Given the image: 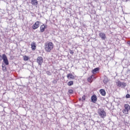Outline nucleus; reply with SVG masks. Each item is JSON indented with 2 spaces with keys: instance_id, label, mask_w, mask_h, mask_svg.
<instances>
[{
  "instance_id": "6ab92c4d",
  "label": "nucleus",
  "mask_w": 130,
  "mask_h": 130,
  "mask_svg": "<svg viewBox=\"0 0 130 130\" xmlns=\"http://www.w3.org/2000/svg\"><path fill=\"white\" fill-rule=\"evenodd\" d=\"M29 59H30V58H29V57L27 56H23V60L25 61H27V60H29Z\"/></svg>"
},
{
  "instance_id": "423d86ee",
  "label": "nucleus",
  "mask_w": 130,
  "mask_h": 130,
  "mask_svg": "<svg viewBox=\"0 0 130 130\" xmlns=\"http://www.w3.org/2000/svg\"><path fill=\"white\" fill-rule=\"evenodd\" d=\"M39 26H40V25L39 24V21H37L32 26V28L34 30H36V29H37L38 28H39Z\"/></svg>"
},
{
  "instance_id": "dca6fc26",
  "label": "nucleus",
  "mask_w": 130,
  "mask_h": 130,
  "mask_svg": "<svg viewBox=\"0 0 130 130\" xmlns=\"http://www.w3.org/2000/svg\"><path fill=\"white\" fill-rule=\"evenodd\" d=\"M2 70L4 72H6V71L7 70V67L4 64H2Z\"/></svg>"
},
{
  "instance_id": "7c9ffc66",
  "label": "nucleus",
  "mask_w": 130,
  "mask_h": 130,
  "mask_svg": "<svg viewBox=\"0 0 130 130\" xmlns=\"http://www.w3.org/2000/svg\"><path fill=\"white\" fill-rule=\"evenodd\" d=\"M79 100H80V101L81 100L82 101V99H79Z\"/></svg>"
},
{
  "instance_id": "412c9836",
  "label": "nucleus",
  "mask_w": 130,
  "mask_h": 130,
  "mask_svg": "<svg viewBox=\"0 0 130 130\" xmlns=\"http://www.w3.org/2000/svg\"><path fill=\"white\" fill-rule=\"evenodd\" d=\"M117 86L118 87H121V82L119 81L117 82Z\"/></svg>"
},
{
  "instance_id": "6e6552de",
  "label": "nucleus",
  "mask_w": 130,
  "mask_h": 130,
  "mask_svg": "<svg viewBox=\"0 0 130 130\" xmlns=\"http://www.w3.org/2000/svg\"><path fill=\"white\" fill-rule=\"evenodd\" d=\"M99 36L101 37L102 40H105V39H106V35L103 32L100 33Z\"/></svg>"
},
{
  "instance_id": "cd10ccee",
  "label": "nucleus",
  "mask_w": 130,
  "mask_h": 130,
  "mask_svg": "<svg viewBox=\"0 0 130 130\" xmlns=\"http://www.w3.org/2000/svg\"><path fill=\"white\" fill-rule=\"evenodd\" d=\"M127 73H128L129 74H130V70L129 69H128L127 70Z\"/></svg>"
},
{
  "instance_id": "4be33fe9",
  "label": "nucleus",
  "mask_w": 130,
  "mask_h": 130,
  "mask_svg": "<svg viewBox=\"0 0 130 130\" xmlns=\"http://www.w3.org/2000/svg\"><path fill=\"white\" fill-rule=\"evenodd\" d=\"M69 94H73L74 93V90L73 89H70L69 90Z\"/></svg>"
},
{
  "instance_id": "ddd939ff",
  "label": "nucleus",
  "mask_w": 130,
  "mask_h": 130,
  "mask_svg": "<svg viewBox=\"0 0 130 130\" xmlns=\"http://www.w3.org/2000/svg\"><path fill=\"white\" fill-rule=\"evenodd\" d=\"M93 78H94V75H91L90 77H89L87 79L88 82L91 83L92 80H93Z\"/></svg>"
},
{
  "instance_id": "a211bd4d",
  "label": "nucleus",
  "mask_w": 130,
  "mask_h": 130,
  "mask_svg": "<svg viewBox=\"0 0 130 130\" xmlns=\"http://www.w3.org/2000/svg\"><path fill=\"white\" fill-rule=\"evenodd\" d=\"M68 86H73L74 85V81H69L68 83Z\"/></svg>"
},
{
  "instance_id": "bb28decb",
  "label": "nucleus",
  "mask_w": 130,
  "mask_h": 130,
  "mask_svg": "<svg viewBox=\"0 0 130 130\" xmlns=\"http://www.w3.org/2000/svg\"><path fill=\"white\" fill-rule=\"evenodd\" d=\"M70 52L71 54H74V51H73V50H70Z\"/></svg>"
},
{
  "instance_id": "393cba45",
  "label": "nucleus",
  "mask_w": 130,
  "mask_h": 130,
  "mask_svg": "<svg viewBox=\"0 0 130 130\" xmlns=\"http://www.w3.org/2000/svg\"><path fill=\"white\" fill-rule=\"evenodd\" d=\"M126 98H130V95L129 94H127L126 95Z\"/></svg>"
},
{
  "instance_id": "f257e3e1",
  "label": "nucleus",
  "mask_w": 130,
  "mask_h": 130,
  "mask_svg": "<svg viewBox=\"0 0 130 130\" xmlns=\"http://www.w3.org/2000/svg\"><path fill=\"white\" fill-rule=\"evenodd\" d=\"M53 48V44L51 42L46 43L45 44V49L47 52H49L51 51V49Z\"/></svg>"
},
{
  "instance_id": "f3484780",
  "label": "nucleus",
  "mask_w": 130,
  "mask_h": 130,
  "mask_svg": "<svg viewBox=\"0 0 130 130\" xmlns=\"http://www.w3.org/2000/svg\"><path fill=\"white\" fill-rule=\"evenodd\" d=\"M103 82L104 84H107V83H108V78H107V77H105Z\"/></svg>"
},
{
  "instance_id": "1a4fd4ad",
  "label": "nucleus",
  "mask_w": 130,
  "mask_h": 130,
  "mask_svg": "<svg viewBox=\"0 0 130 130\" xmlns=\"http://www.w3.org/2000/svg\"><path fill=\"white\" fill-rule=\"evenodd\" d=\"M47 26V25H45L44 24H43L40 26V31L42 33L45 31V29L46 28Z\"/></svg>"
},
{
  "instance_id": "9d476101",
  "label": "nucleus",
  "mask_w": 130,
  "mask_h": 130,
  "mask_svg": "<svg viewBox=\"0 0 130 130\" xmlns=\"http://www.w3.org/2000/svg\"><path fill=\"white\" fill-rule=\"evenodd\" d=\"M31 46L32 50H35L36 49V44H35V43H32Z\"/></svg>"
},
{
  "instance_id": "20e7f679",
  "label": "nucleus",
  "mask_w": 130,
  "mask_h": 130,
  "mask_svg": "<svg viewBox=\"0 0 130 130\" xmlns=\"http://www.w3.org/2000/svg\"><path fill=\"white\" fill-rule=\"evenodd\" d=\"M3 59L5 64H6V66L9 65V60L8 59V57H7V55L5 54L3 55Z\"/></svg>"
},
{
  "instance_id": "f8f14e48",
  "label": "nucleus",
  "mask_w": 130,
  "mask_h": 130,
  "mask_svg": "<svg viewBox=\"0 0 130 130\" xmlns=\"http://www.w3.org/2000/svg\"><path fill=\"white\" fill-rule=\"evenodd\" d=\"M100 92L103 96H105L106 95V92H105V90L104 89H101L100 90Z\"/></svg>"
},
{
  "instance_id": "c85d7f7f",
  "label": "nucleus",
  "mask_w": 130,
  "mask_h": 130,
  "mask_svg": "<svg viewBox=\"0 0 130 130\" xmlns=\"http://www.w3.org/2000/svg\"><path fill=\"white\" fill-rule=\"evenodd\" d=\"M127 44H128V45H129V46H130V41H128V42H127Z\"/></svg>"
},
{
  "instance_id": "f03ea898",
  "label": "nucleus",
  "mask_w": 130,
  "mask_h": 130,
  "mask_svg": "<svg viewBox=\"0 0 130 130\" xmlns=\"http://www.w3.org/2000/svg\"><path fill=\"white\" fill-rule=\"evenodd\" d=\"M98 113L102 118L106 117V112H105V111L103 109H99Z\"/></svg>"
},
{
  "instance_id": "b1692460",
  "label": "nucleus",
  "mask_w": 130,
  "mask_h": 130,
  "mask_svg": "<svg viewBox=\"0 0 130 130\" xmlns=\"http://www.w3.org/2000/svg\"><path fill=\"white\" fill-rule=\"evenodd\" d=\"M86 99V96L83 95L82 98V101H85V99Z\"/></svg>"
},
{
  "instance_id": "9b49d317",
  "label": "nucleus",
  "mask_w": 130,
  "mask_h": 130,
  "mask_svg": "<svg viewBox=\"0 0 130 130\" xmlns=\"http://www.w3.org/2000/svg\"><path fill=\"white\" fill-rule=\"evenodd\" d=\"M67 78L68 79H75V76L72 74H68L67 75Z\"/></svg>"
},
{
  "instance_id": "c756f323",
  "label": "nucleus",
  "mask_w": 130,
  "mask_h": 130,
  "mask_svg": "<svg viewBox=\"0 0 130 130\" xmlns=\"http://www.w3.org/2000/svg\"><path fill=\"white\" fill-rule=\"evenodd\" d=\"M95 2H97V1H98V0H94Z\"/></svg>"
},
{
  "instance_id": "a878e982",
  "label": "nucleus",
  "mask_w": 130,
  "mask_h": 130,
  "mask_svg": "<svg viewBox=\"0 0 130 130\" xmlns=\"http://www.w3.org/2000/svg\"><path fill=\"white\" fill-rule=\"evenodd\" d=\"M3 60V55H0V61H2Z\"/></svg>"
},
{
  "instance_id": "5701e85b",
  "label": "nucleus",
  "mask_w": 130,
  "mask_h": 130,
  "mask_svg": "<svg viewBox=\"0 0 130 130\" xmlns=\"http://www.w3.org/2000/svg\"><path fill=\"white\" fill-rule=\"evenodd\" d=\"M46 74L48 76H51V73L50 71H46Z\"/></svg>"
},
{
  "instance_id": "2eb2a0df",
  "label": "nucleus",
  "mask_w": 130,
  "mask_h": 130,
  "mask_svg": "<svg viewBox=\"0 0 130 130\" xmlns=\"http://www.w3.org/2000/svg\"><path fill=\"white\" fill-rule=\"evenodd\" d=\"M98 71H99V68H96L92 70V73L93 74H95L96 72H98Z\"/></svg>"
},
{
  "instance_id": "0eeeda50",
  "label": "nucleus",
  "mask_w": 130,
  "mask_h": 130,
  "mask_svg": "<svg viewBox=\"0 0 130 130\" xmlns=\"http://www.w3.org/2000/svg\"><path fill=\"white\" fill-rule=\"evenodd\" d=\"M91 100L93 103H96V102L97 101V96H96V95H95V94L93 95L91 97Z\"/></svg>"
},
{
  "instance_id": "aec40b11",
  "label": "nucleus",
  "mask_w": 130,
  "mask_h": 130,
  "mask_svg": "<svg viewBox=\"0 0 130 130\" xmlns=\"http://www.w3.org/2000/svg\"><path fill=\"white\" fill-rule=\"evenodd\" d=\"M126 86V83L124 82H121V88H124Z\"/></svg>"
},
{
  "instance_id": "39448f33",
  "label": "nucleus",
  "mask_w": 130,
  "mask_h": 130,
  "mask_svg": "<svg viewBox=\"0 0 130 130\" xmlns=\"http://www.w3.org/2000/svg\"><path fill=\"white\" fill-rule=\"evenodd\" d=\"M37 62L40 67H41L42 63H43V58H42V57H38L37 58Z\"/></svg>"
},
{
  "instance_id": "4468645a",
  "label": "nucleus",
  "mask_w": 130,
  "mask_h": 130,
  "mask_svg": "<svg viewBox=\"0 0 130 130\" xmlns=\"http://www.w3.org/2000/svg\"><path fill=\"white\" fill-rule=\"evenodd\" d=\"M31 4L35 5H38V2L37 0H31Z\"/></svg>"
},
{
  "instance_id": "7ed1b4c3",
  "label": "nucleus",
  "mask_w": 130,
  "mask_h": 130,
  "mask_svg": "<svg viewBox=\"0 0 130 130\" xmlns=\"http://www.w3.org/2000/svg\"><path fill=\"white\" fill-rule=\"evenodd\" d=\"M125 109L123 110V113L124 114H128V111L130 110V106L128 104H125L124 105Z\"/></svg>"
}]
</instances>
